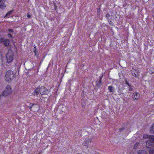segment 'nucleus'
Masks as SVG:
<instances>
[{"label": "nucleus", "mask_w": 154, "mask_h": 154, "mask_svg": "<svg viewBox=\"0 0 154 154\" xmlns=\"http://www.w3.org/2000/svg\"><path fill=\"white\" fill-rule=\"evenodd\" d=\"M143 137L144 139H149L146 142V146L147 148H150L154 146V136L145 134H143Z\"/></svg>", "instance_id": "1"}, {"label": "nucleus", "mask_w": 154, "mask_h": 154, "mask_svg": "<svg viewBox=\"0 0 154 154\" xmlns=\"http://www.w3.org/2000/svg\"><path fill=\"white\" fill-rule=\"evenodd\" d=\"M48 93V90L44 86H41L38 88H37L35 91L34 95H37L39 93L41 94H46Z\"/></svg>", "instance_id": "2"}, {"label": "nucleus", "mask_w": 154, "mask_h": 154, "mask_svg": "<svg viewBox=\"0 0 154 154\" xmlns=\"http://www.w3.org/2000/svg\"><path fill=\"white\" fill-rule=\"evenodd\" d=\"M12 92L11 87L10 85H7L4 91L0 95V98L3 97H6L10 94Z\"/></svg>", "instance_id": "3"}, {"label": "nucleus", "mask_w": 154, "mask_h": 154, "mask_svg": "<svg viewBox=\"0 0 154 154\" xmlns=\"http://www.w3.org/2000/svg\"><path fill=\"white\" fill-rule=\"evenodd\" d=\"M14 74L13 71L11 70L7 71L5 74V79L7 81L9 82L13 79Z\"/></svg>", "instance_id": "4"}, {"label": "nucleus", "mask_w": 154, "mask_h": 154, "mask_svg": "<svg viewBox=\"0 0 154 154\" xmlns=\"http://www.w3.org/2000/svg\"><path fill=\"white\" fill-rule=\"evenodd\" d=\"M14 54L11 51H9L6 55V58L7 63H11L14 60Z\"/></svg>", "instance_id": "5"}, {"label": "nucleus", "mask_w": 154, "mask_h": 154, "mask_svg": "<svg viewBox=\"0 0 154 154\" xmlns=\"http://www.w3.org/2000/svg\"><path fill=\"white\" fill-rule=\"evenodd\" d=\"M0 42L3 43L4 45L8 47L10 43V41L8 39H5L0 37Z\"/></svg>", "instance_id": "6"}, {"label": "nucleus", "mask_w": 154, "mask_h": 154, "mask_svg": "<svg viewBox=\"0 0 154 154\" xmlns=\"http://www.w3.org/2000/svg\"><path fill=\"white\" fill-rule=\"evenodd\" d=\"M92 138H90L83 142L82 144L83 146H85L88 148L89 147L91 146L90 144Z\"/></svg>", "instance_id": "7"}, {"label": "nucleus", "mask_w": 154, "mask_h": 154, "mask_svg": "<svg viewBox=\"0 0 154 154\" xmlns=\"http://www.w3.org/2000/svg\"><path fill=\"white\" fill-rule=\"evenodd\" d=\"M6 0H0V8L4 9L6 6Z\"/></svg>", "instance_id": "8"}, {"label": "nucleus", "mask_w": 154, "mask_h": 154, "mask_svg": "<svg viewBox=\"0 0 154 154\" xmlns=\"http://www.w3.org/2000/svg\"><path fill=\"white\" fill-rule=\"evenodd\" d=\"M140 97V94L139 93L135 92L133 94V98L134 100H137L139 99Z\"/></svg>", "instance_id": "9"}, {"label": "nucleus", "mask_w": 154, "mask_h": 154, "mask_svg": "<svg viewBox=\"0 0 154 154\" xmlns=\"http://www.w3.org/2000/svg\"><path fill=\"white\" fill-rule=\"evenodd\" d=\"M0 62L1 63L2 65L3 66H5V61L3 60V58L2 56H1Z\"/></svg>", "instance_id": "10"}, {"label": "nucleus", "mask_w": 154, "mask_h": 154, "mask_svg": "<svg viewBox=\"0 0 154 154\" xmlns=\"http://www.w3.org/2000/svg\"><path fill=\"white\" fill-rule=\"evenodd\" d=\"M137 154H147V152L144 150H140L137 152Z\"/></svg>", "instance_id": "11"}, {"label": "nucleus", "mask_w": 154, "mask_h": 154, "mask_svg": "<svg viewBox=\"0 0 154 154\" xmlns=\"http://www.w3.org/2000/svg\"><path fill=\"white\" fill-rule=\"evenodd\" d=\"M150 131V133L152 134L154 133V124L151 127Z\"/></svg>", "instance_id": "12"}, {"label": "nucleus", "mask_w": 154, "mask_h": 154, "mask_svg": "<svg viewBox=\"0 0 154 154\" xmlns=\"http://www.w3.org/2000/svg\"><path fill=\"white\" fill-rule=\"evenodd\" d=\"M108 88L110 92H113V88L112 86H109L108 87Z\"/></svg>", "instance_id": "13"}, {"label": "nucleus", "mask_w": 154, "mask_h": 154, "mask_svg": "<svg viewBox=\"0 0 154 154\" xmlns=\"http://www.w3.org/2000/svg\"><path fill=\"white\" fill-rule=\"evenodd\" d=\"M12 11H9L6 15L5 16V17H8V15H10L11 14Z\"/></svg>", "instance_id": "14"}, {"label": "nucleus", "mask_w": 154, "mask_h": 154, "mask_svg": "<svg viewBox=\"0 0 154 154\" xmlns=\"http://www.w3.org/2000/svg\"><path fill=\"white\" fill-rule=\"evenodd\" d=\"M139 146V143H136L134 146V149H136Z\"/></svg>", "instance_id": "15"}, {"label": "nucleus", "mask_w": 154, "mask_h": 154, "mask_svg": "<svg viewBox=\"0 0 154 154\" xmlns=\"http://www.w3.org/2000/svg\"><path fill=\"white\" fill-rule=\"evenodd\" d=\"M149 153L150 154H154V149H150L149 151Z\"/></svg>", "instance_id": "16"}, {"label": "nucleus", "mask_w": 154, "mask_h": 154, "mask_svg": "<svg viewBox=\"0 0 154 154\" xmlns=\"http://www.w3.org/2000/svg\"><path fill=\"white\" fill-rule=\"evenodd\" d=\"M132 74H133L134 76L136 77H138V72H136V73L135 72L134 73H132Z\"/></svg>", "instance_id": "17"}, {"label": "nucleus", "mask_w": 154, "mask_h": 154, "mask_svg": "<svg viewBox=\"0 0 154 154\" xmlns=\"http://www.w3.org/2000/svg\"><path fill=\"white\" fill-rule=\"evenodd\" d=\"M34 105V104L33 103H30V104H29V109H31L32 108V106Z\"/></svg>", "instance_id": "18"}, {"label": "nucleus", "mask_w": 154, "mask_h": 154, "mask_svg": "<svg viewBox=\"0 0 154 154\" xmlns=\"http://www.w3.org/2000/svg\"><path fill=\"white\" fill-rule=\"evenodd\" d=\"M151 71L152 73H153L154 72V69L153 68H151L149 69Z\"/></svg>", "instance_id": "19"}, {"label": "nucleus", "mask_w": 154, "mask_h": 154, "mask_svg": "<svg viewBox=\"0 0 154 154\" xmlns=\"http://www.w3.org/2000/svg\"><path fill=\"white\" fill-rule=\"evenodd\" d=\"M125 83L126 84H127V85H128L129 86H130V85L129 84V83H128V82L127 81H125Z\"/></svg>", "instance_id": "20"}, {"label": "nucleus", "mask_w": 154, "mask_h": 154, "mask_svg": "<svg viewBox=\"0 0 154 154\" xmlns=\"http://www.w3.org/2000/svg\"><path fill=\"white\" fill-rule=\"evenodd\" d=\"M8 31L11 32H13V29H8Z\"/></svg>", "instance_id": "21"}, {"label": "nucleus", "mask_w": 154, "mask_h": 154, "mask_svg": "<svg viewBox=\"0 0 154 154\" xmlns=\"http://www.w3.org/2000/svg\"><path fill=\"white\" fill-rule=\"evenodd\" d=\"M106 16L107 18H108L109 17V14H106Z\"/></svg>", "instance_id": "22"}, {"label": "nucleus", "mask_w": 154, "mask_h": 154, "mask_svg": "<svg viewBox=\"0 0 154 154\" xmlns=\"http://www.w3.org/2000/svg\"><path fill=\"white\" fill-rule=\"evenodd\" d=\"M8 35L9 37H12V35L10 34H8Z\"/></svg>", "instance_id": "23"}, {"label": "nucleus", "mask_w": 154, "mask_h": 154, "mask_svg": "<svg viewBox=\"0 0 154 154\" xmlns=\"http://www.w3.org/2000/svg\"><path fill=\"white\" fill-rule=\"evenodd\" d=\"M27 17L28 18H30L31 16H30V15L29 14H27Z\"/></svg>", "instance_id": "24"}, {"label": "nucleus", "mask_w": 154, "mask_h": 154, "mask_svg": "<svg viewBox=\"0 0 154 154\" xmlns=\"http://www.w3.org/2000/svg\"><path fill=\"white\" fill-rule=\"evenodd\" d=\"M100 8H98L97 9V13H99L100 12Z\"/></svg>", "instance_id": "25"}, {"label": "nucleus", "mask_w": 154, "mask_h": 154, "mask_svg": "<svg viewBox=\"0 0 154 154\" xmlns=\"http://www.w3.org/2000/svg\"><path fill=\"white\" fill-rule=\"evenodd\" d=\"M35 52H36V49H35V50L34 51V52H35V54L36 55V54H35Z\"/></svg>", "instance_id": "26"}, {"label": "nucleus", "mask_w": 154, "mask_h": 154, "mask_svg": "<svg viewBox=\"0 0 154 154\" xmlns=\"http://www.w3.org/2000/svg\"><path fill=\"white\" fill-rule=\"evenodd\" d=\"M129 90H130V91L131 90V88H129Z\"/></svg>", "instance_id": "27"}, {"label": "nucleus", "mask_w": 154, "mask_h": 154, "mask_svg": "<svg viewBox=\"0 0 154 154\" xmlns=\"http://www.w3.org/2000/svg\"><path fill=\"white\" fill-rule=\"evenodd\" d=\"M38 154H40V153Z\"/></svg>", "instance_id": "28"}]
</instances>
